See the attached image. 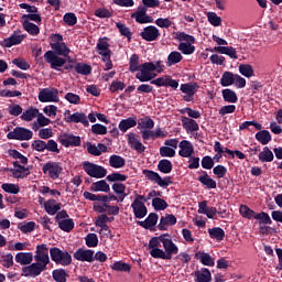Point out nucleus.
Here are the masks:
<instances>
[{
	"instance_id": "bb28decb",
	"label": "nucleus",
	"mask_w": 282,
	"mask_h": 282,
	"mask_svg": "<svg viewBox=\"0 0 282 282\" xmlns=\"http://www.w3.org/2000/svg\"><path fill=\"white\" fill-rule=\"evenodd\" d=\"M90 191L94 193H109L111 191V187L109 186V183L107 181L101 180L97 181L91 184Z\"/></svg>"
},
{
	"instance_id": "7ed1b4c3",
	"label": "nucleus",
	"mask_w": 282,
	"mask_h": 282,
	"mask_svg": "<svg viewBox=\"0 0 282 282\" xmlns=\"http://www.w3.org/2000/svg\"><path fill=\"white\" fill-rule=\"evenodd\" d=\"M34 261L35 263L23 269L26 276H39L41 272L47 270V265H50V248H47V245L42 243L36 246Z\"/></svg>"
},
{
	"instance_id": "bf43d9fd",
	"label": "nucleus",
	"mask_w": 282,
	"mask_h": 282,
	"mask_svg": "<svg viewBox=\"0 0 282 282\" xmlns=\"http://www.w3.org/2000/svg\"><path fill=\"white\" fill-rule=\"evenodd\" d=\"M53 279L56 282H66L67 281V272H65V270H63V269L54 270Z\"/></svg>"
},
{
	"instance_id": "ea45409f",
	"label": "nucleus",
	"mask_w": 282,
	"mask_h": 282,
	"mask_svg": "<svg viewBox=\"0 0 282 282\" xmlns=\"http://www.w3.org/2000/svg\"><path fill=\"white\" fill-rule=\"evenodd\" d=\"M238 69L245 78H252V76H254V68L250 64H240Z\"/></svg>"
},
{
	"instance_id": "5fc2aeb1",
	"label": "nucleus",
	"mask_w": 282,
	"mask_h": 282,
	"mask_svg": "<svg viewBox=\"0 0 282 282\" xmlns=\"http://www.w3.org/2000/svg\"><path fill=\"white\" fill-rule=\"evenodd\" d=\"M166 135H169V132L163 131L162 128H156L155 131H150L148 140H158V138H166Z\"/></svg>"
},
{
	"instance_id": "2f4dec72",
	"label": "nucleus",
	"mask_w": 282,
	"mask_h": 282,
	"mask_svg": "<svg viewBox=\"0 0 282 282\" xmlns=\"http://www.w3.org/2000/svg\"><path fill=\"white\" fill-rule=\"evenodd\" d=\"M39 116V108L31 107L22 112L20 116L21 120L24 122H32L34 118Z\"/></svg>"
},
{
	"instance_id": "a878e982",
	"label": "nucleus",
	"mask_w": 282,
	"mask_h": 282,
	"mask_svg": "<svg viewBox=\"0 0 282 282\" xmlns=\"http://www.w3.org/2000/svg\"><path fill=\"white\" fill-rule=\"evenodd\" d=\"M177 218L173 214H167L160 219L159 229L167 230L169 226H175Z\"/></svg>"
},
{
	"instance_id": "864d4df0",
	"label": "nucleus",
	"mask_w": 282,
	"mask_h": 282,
	"mask_svg": "<svg viewBox=\"0 0 282 282\" xmlns=\"http://www.w3.org/2000/svg\"><path fill=\"white\" fill-rule=\"evenodd\" d=\"M152 206L154 210H166V208H169V204L166 203V200L160 197H155L152 199Z\"/></svg>"
},
{
	"instance_id": "e2e57ef3",
	"label": "nucleus",
	"mask_w": 282,
	"mask_h": 282,
	"mask_svg": "<svg viewBox=\"0 0 282 282\" xmlns=\"http://www.w3.org/2000/svg\"><path fill=\"white\" fill-rule=\"evenodd\" d=\"M161 158H175V149L167 145L160 148Z\"/></svg>"
},
{
	"instance_id": "9b49d317",
	"label": "nucleus",
	"mask_w": 282,
	"mask_h": 282,
	"mask_svg": "<svg viewBox=\"0 0 282 282\" xmlns=\"http://www.w3.org/2000/svg\"><path fill=\"white\" fill-rule=\"evenodd\" d=\"M40 102H58V89L43 88L39 94Z\"/></svg>"
},
{
	"instance_id": "473e14b6",
	"label": "nucleus",
	"mask_w": 282,
	"mask_h": 282,
	"mask_svg": "<svg viewBox=\"0 0 282 282\" xmlns=\"http://www.w3.org/2000/svg\"><path fill=\"white\" fill-rule=\"evenodd\" d=\"M214 52H217L218 54H226L230 58L237 59V50L232 46H215Z\"/></svg>"
},
{
	"instance_id": "0e129e2a",
	"label": "nucleus",
	"mask_w": 282,
	"mask_h": 282,
	"mask_svg": "<svg viewBox=\"0 0 282 282\" xmlns=\"http://www.w3.org/2000/svg\"><path fill=\"white\" fill-rule=\"evenodd\" d=\"M13 65H17V67H19V69H23L24 72H26V69H30V64L28 63V61H25V58H14L12 61Z\"/></svg>"
},
{
	"instance_id": "13d9d810",
	"label": "nucleus",
	"mask_w": 282,
	"mask_h": 282,
	"mask_svg": "<svg viewBox=\"0 0 282 282\" xmlns=\"http://www.w3.org/2000/svg\"><path fill=\"white\" fill-rule=\"evenodd\" d=\"M240 215L242 217H246L247 219H254V216L257 213L254 210L250 209L247 205H241L240 206Z\"/></svg>"
},
{
	"instance_id": "338daca9",
	"label": "nucleus",
	"mask_w": 282,
	"mask_h": 282,
	"mask_svg": "<svg viewBox=\"0 0 282 282\" xmlns=\"http://www.w3.org/2000/svg\"><path fill=\"white\" fill-rule=\"evenodd\" d=\"M10 116H14L15 118L23 115V108L19 104H13L9 106Z\"/></svg>"
},
{
	"instance_id": "f03ea898",
	"label": "nucleus",
	"mask_w": 282,
	"mask_h": 282,
	"mask_svg": "<svg viewBox=\"0 0 282 282\" xmlns=\"http://www.w3.org/2000/svg\"><path fill=\"white\" fill-rule=\"evenodd\" d=\"M52 43L51 48L54 51H47L44 54V58L46 63H50L52 69H58V67H63L65 63H67V59L59 57V56H69V47H67V44L63 42V35L61 34H53L51 36Z\"/></svg>"
},
{
	"instance_id": "39448f33",
	"label": "nucleus",
	"mask_w": 282,
	"mask_h": 282,
	"mask_svg": "<svg viewBox=\"0 0 282 282\" xmlns=\"http://www.w3.org/2000/svg\"><path fill=\"white\" fill-rule=\"evenodd\" d=\"M174 39L181 42L184 41L178 44V51L182 52V54L191 55L195 52V46L193 45V43H195V36L188 35L185 32H176L174 33Z\"/></svg>"
},
{
	"instance_id": "9d476101",
	"label": "nucleus",
	"mask_w": 282,
	"mask_h": 282,
	"mask_svg": "<svg viewBox=\"0 0 282 282\" xmlns=\"http://www.w3.org/2000/svg\"><path fill=\"white\" fill-rule=\"evenodd\" d=\"M153 127H155V121L149 117H144L139 120L138 129L141 133L142 140H149V134L151 133Z\"/></svg>"
},
{
	"instance_id": "dca6fc26",
	"label": "nucleus",
	"mask_w": 282,
	"mask_h": 282,
	"mask_svg": "<svg viewBox=\"0 0 282 282\" xmlns=\"http://www.w3.org/2000/svg\"><path fill=\"white\" fill-rule=\"evenodd\" d=\"M128 144L137 151V153H144V151H147V147L140 141V137L133 132L128 134Z\"/></svg>"
},
{
	"instance_id": "7c9ffc66",
	"label": "nucleus",
	"mask_w": 282,
	"mask_h": 282,
	"mask_svg": "<svg viewBox=\"0 0 282 282\" xmlns=\"http://www.w3.org/2000/svg\"><path fill=\"white\" fill-rule=\"evenodd\" d=\"M195 258L203 263V265H208L209 268H213L215 265V259L210 257V253L198 251L195 254Z\"/></svg>"
},
{
	"instance_id": "09e8293b",
	"label": "nucleus",
	"mask_w": 282,
	"mask_h": 282,
	"mask_svg": "<svg viewBox=\"0 0 282 282\" xmlns=\"http://www.w3.org/2000/svg\"><path fill=\"white\" fill-rule=\"evenodd\" d=\"M139 224L142 226V228H153L155 224H158V214H150L144 221H140Z\"/></svg>"
},
{
	"instance_id": "680f3d73",
	"label": "nucleus",
	"mask_w": 282,
	"mask_h": 282,
	"mask_svg": "<svg viewBox=\"0 0 282 282\" xmlns=\"http://www.w3.org/2000/svg\"><path fill=\"white\" fill-rule=\"evenodd\" d=\"M106 180H108V182H115V183L116 182H127V175L116 172V173L108 175L106 177Z\"/></svg>"
},
{
	"instance_id": "58836bf2",
	"label": "nucleus",
	"mask_w": 282,
	"mask_h": 282,
	"mask_svg": "<svg viewBox=\"0 0 282 282\" xmlns=\"http://www.w3.org/2000/svg\"><path fill=\"white\" fill-rule=\"evenodd\" d=\"M210 239H216V241H224V237H226V231L220 227H214L208 230Z\"/></svg>"
},
{
	"instance_id": "1a4fd4ad",
	"label": "nucleus",
	"mask_w": 282,
	"mask_h": 282,
	"mask_svg": "<svg viewBox=\"0 0 282 282\" xmlns=\"http://www.w3.org/2000/svg\"><path fill=\"white\" fill-rule=\"evenodd\" d=\"M34 135V132L32 130L23 128V127H17L13 129V131L9 132L7 134L8 140H32Z\"/></svg>"
},
{
	"instance_id": "f257e3e1",
	"label": "nucleus",
	"mask_w": 282,
	"mask_h": 282,
	"mask_svg": "<svg viewBox=\"0 0 282 282\" xmlns=\"http://www.w3.org/2000/svg\"><path fill=\"white\" fill-rule=\"evenodd\" d=\"M149 250L153 259L163 260H171L173 259V254H177L180 252L177 245L173 243V239L167 235H161L152 238L149 241Z\"/></svg>"
},
{
	"instance_id": "2eb2a0df",
	"label": "nucleus",
	"mask_w": 282,
	"mask_h": 282,
	"mask_svg": "<svg viewBox=\"0 0 282 282\" xmlns=\"http://www.w3.org/2000/svg\"><path fill=\"white\" fill-rule=\"evenodd\" d=\"M25 41V35L21 34V31H14L10 37L2 41L3 47H12L14 45H21Z\"/></svg>"
},
{
	"instance_id": "c85d7f7f",
	"label": "nucleus",
	"mask_w": 282,
	"mask_h": 282,
	"mask_svg": "<svg viewBox=\"0 0 282 282\" xmlns=\"http://www.w3.org/2000/svg\"><path fill=\"white\" fill-rule=\"evenodd\" d=\"M87 151L90 155L99 156V155H102V153H107V145H105L102 143H99L97 145L88 143Z\"/></svg>"
},
{
	"instance_id": "393cba45",
	"label": "nucleus",
	"mask_w": 282,
	"mask_h": 282,
	"mask_svg": "<svg viewBox=\"0 0 282 282\" xmlns=\"http://www.w3.org/2000/svg\"><path fill=\"white\" fill-rule=\"evenodd\" d=\"M183 129L187 131V133H195V131H199V124L194 119L188 117H182L181 119Z\"/></svg>"
},
{
	"instance_id": "37998d69",
	"label": "nucleus",
	"mask_w": 282,
	"mask_h": 282,
	"mask_svg": "<svg viewBox=\"0 0 282 282\" xmlns=\"http://www.w3.org/2000/svg\"><path fill=\"white\" fill-rule=\"evenodd\" d=\"M195 278L197 282H210V271L208 269H202L199 271H196Z\"/></svg>"
},
{
	"instance_id": "49530a36",
	"label": "nucleus",
	"mask_w": 282,
	"mask_h": 282,
	"mask_svg": "<svg viewBox=\"0 0 282 282\" xmlns=\"http://www.w3.org/2000/svg\"><path fill=\"white\" fill-rule=\"evenodd\" d=\"M115 272H131V265L127 262L117 261L110 265Z\"/></svg>"
},
{
	"instance_id": "423d86ee",
	"label": "nucleus",
	"mask_w": 282,
	"mask_h": 282,
	"mask_svg": "<svg viewBox=\"0 0 282 282\" xmlns=\"http://www.w3.org/2000/svg\"><path fill=\"white\" fill-rule=\"evenodd\" d=\"M83 170L89 177H95L96 180H102V177H107V169L96 164L91 163L89 161H84L82 163Z\"/></svg>"
},
{
	"instance_id": "5701e85b",
	"label": "nucleus",
	"mask_w": 282,
	"mask_h": 282,
	"mask_svg": "<svg viewBox=\"0 0 282 282\" xmlns=\"http://www.w3.org/2000/svg\"><path fill=\"white\" fill-rule=\"evenodd\" d=\"M180 151L178 154L181 158H191L195 153V149L193 148V143L187 140H183L178 144Z\"/></svg>"
},
{
	"instance_id": "c756f323",
	"label": "nucleus",
	"mask_w": 282,
	"mask_h": 282,
	"mask_svg": "<svg viewBox=\"0 0 282 282\" xmlns=\"http://www.w3.org/2000/svg\"><path fill=\"white\" fill-rule=\"evenodd\" d=\"M67 122H75L76 124L80 122L82 124H84V127H87L89 124V120H87V115L83 112H75L68 116Z\"/></svg>"
},
{
	"instance_id": "aec40b11",
	"label": "nucleus",
	"mask_w": 282,
	"mask_h": 282,
	"mask_svg": "<svg viewBox=\"0 0 282 282\" xmlns=\"http://www.w3.org/2000/svg\"><path fill=\"white\" fill-rule=\"evenodd\" d=\"M12 176L15 180H23L30 175V167H25L19 164V161L13 162V169H11Z\"/></svg>"
},
{
	"instance_id": "f3484780",
	"label": "nucleus",
	"mask_w": 282,
	"mask_h": 282,
	"mask_svg": "<svg viewBox=\"0 0 282 282\" xmlns=\"http://www.w3.org/2000/svg\"><path fill=\"white\" fill-rule=\"evenodd\" d=\"M112 191L118 196L119 202H124V198L131 195V189L127 188V185L120 182L112 184Z\"/></svg>"
},
{
	"instance_id": "de8ad7c7",
	"label": "nucleus",
	"mask_w": 282,
	"mask_h": 282,
	"mask_svg": "<svg viewBox=\"0 0 282 282\" xmlns=\"http://www.w3.org/2000/svg\"><path fill=\"white\" fill-rule=\"evenodd\" d=\"M58 228L64 232H72L74 230V219L67 218L63 220H58Z\"/></svg>"
},
{
	"instance_id": "a211bd4d",
	"label": "nucleus",
	"mask_w": 282,
	"mask_h": 282,
	"mask_svg": "<svg viewBox=\"0 0 282 282\" xmlns=\"http://www.w3.org/2000/svg\"><path fill=\"white\" fill-rule=\"evenodd\" d=\"M141 37L148 42L158 41L160 39V29L153 25L147 26L141 32Z\"/></svg>"
},
{
	"instance_id": "69168bd1",
	"label": "nucleus",
	"mask_w": 282,
	"mask_h": 282,
	"mask_svg": "<svg viewBox=\"0 0 282 282\" xmlns=\"http://www.w3.org/2000/svg\"><path fill=\"white\" fill-rule=\"evenodd\" d=\"M86 246L88 248H96V246H98V236L96 234H88L86 237Z\"/></svg>"
},
{
	"instance_id": "cd10ccee",
	"label": "nucleus",
	"mask_w": 282,
	"mask_h": 282,
	"mask_svg": "<svg viewBox=\"0 0 282 282\" xmlns=\"http://www.w3.org/2000/svg\"><path fill=\"white\" fill-rule=\"evenodd\" d=\"M33 260L34 254H32V252H19L15 254V261L20 263V265H30Z\"/></svg>"
},
{
	"instance_id": "b1692460",
	"label": "nucleus",
	"mask_w": 282,
	"mask_h": 282,
	"mask_svg": "<svg viewBox=\"0 0 282 282\" xmlns=\"http://www.w3.org/2000/svg\"><path fill=\"white\" fill-rule=\"evenodd\" d=\"M131 208L134 213V216L138 219H143V217H147V206L144 205V203L134 199L133 203L131 204Z\"/></svg>"
},
{
	"instance_id": "8fccbe9b",
	"label": "nucleus",
	"mask_w": 282,
	"mask_h": 282,
	"mask_svg": "<svg viewBox=\"0 0 282 282\" xmlns=\"http://www.w3.org/2000/svg\"><path fill=\"white\" fill-rule=\"evenodd\" d=\"M258 158L261 162H272L274 160V153L271 152L270 148L264 147Z\"/></svg>"
},
{
	"instance_id": "79ce46f5",
	"label": "nucleus",
	"mask_w": 282,
	"mask_h": 282,
	"mask_svg": "<svg viewBox=\"0 0 282 282\" xmlns=\"http://www.w3.org/2000/svg\"><path fill=\"white\" fill-rule=\"evenodd\" d=\"M223 98L225 102L235 104L239 98L237 97V93L230 88L223 89Z\"/></svg>"
},
{
	"instance_id": "6e6d98bb",
	"label": "nucleus",
	"mask_w": 282,
	"mask_h": 282,
	"mask_svg": "<svg viewBox=\"0 0 282 282\" xmlns=\"http://www.w3.org/2000/svg\"><path fill=\"white\" fill-rule=\"evenodd\" d=\"M207 19L210 25H214V28H219V25H221V17L217 15L215 12H208Z\"/></svg>"
},
{
	"instance_id": "c03bdc74",
	"label": "nucleus",
	"mask_w": 282,
	"mask_h": 282,
	"mask_svg": "<svg viewBox=\"0 0 282 282\" xmlns=\"http://www.w3.org/2000/svg\"><path fill=\"white\" fill-rule=\"evenodd\" d=\"M256 140L260 142V144H268L270 140H272V135L270 134V131L268 130H261L256 134Z\"/></svg>"
},
{
	"instance_id": "052dcab7",
	"label": "nucleus",
	"mask_w": 282,
	"mask_h": 282,
	"mask_svg": "<svg viewBox=\"0 0 282 282\" xmlns=\"http://www.w3.org/2000/svg\"><path fill=\"white\" fill-rule=\"evenodd\" d=\"M1 188L2 191H4V193H11L12 195H18L20 191L19 185L9 184V183L2 184Z\"/></svg>"
},
{
	"instance_id": "6ab92c4d",
	"label": "nucleus",
	"mask_w": 282,
	"mask_h": 282,
	"mask_svg": "<svg viewBox=\"0 0 282 282\" xmlns=\"http://www.w3.org/2000/svg\"><path fill=\"white\" fill-rule=\"evenodd\" d=\"M58 140L62 147H80V137L74 134L64 133Z\"/></svg>"
},
{
	"instance_id": "a19ab883",
	"label": "nucleus",
	"mask_w": 282,
	"mask_h": 282,
	"mask_svg": "<svg viewBox=\"0 0 282 282\" xmlns=\"http://www.w3.org/2000/svg\"><path fill=\"white\" fill-rule=\"evenodd\" d=\"M198 182H200V184L207 188H217V182H215V180H213L206 172L204 175L198 177Z\"/></svg>"
},
{
	"instance_id": "ddd939ff",
	"label": "nucleus",
	"mask_w": 282,
	"mask_h": 282,
	"mask_svg": "<svg viewBox=\"0 0 282 282\" xmlns=\"http://www.w3.org/2000/svg\"><path fill=\"white\" fill-rule=\"evenodd\" d=\"M131 19H134L137 23H153V18L147 14V7H138L137 11L131 13Z\"/></svg>"
},
{
	"instance_id": "72a5a7b5",
	"label": "nucleus",
	"mask_w": 282,
	"mask_h": 282,
	"mask_svg": "<svg viewBox=\"0 0 282 282\" xmlns=\"http://www.w3.org/2000/svg\"><path fill=\"white\" fill-rule=\"evenodd\" d=\"M36 122L33 124V131H39L40 127H47L50 124H52V120L47 117H45V115H43V112H37V117H36Z\"/></svg>"
},
{
	"instance_id": "e433bc0d",
	"label": "nucleus",
	"mask_w": 282,
	"mask_h": 282,
	"mask_svg": "<svg viewBox=\"0 0 282 282\" xmlns=\"http://www.w3.org/2000/svg\"><path fill=\"white\" fill-rule=\"evenodd\" d=\"M124 164H127V161L120 155L113 154L109 158V165L112 169H123Z\"/></svg>"
},
{
	"instance_id": "c9c22d12",
	"label": "nucleus",
	"mask_w": 282,
	"mask_h": 282,
	"mask_svg": "<svg viewBox=\"0 0 282 282\" xmlns=\"http://www.w3.org/2000/svg\"><path fill=\"white\" fill-rule=\"evenodd\" d=\"M44 208L48 215H56L61 210V203H56L54 199H50L44 203Z\"/></svg>"
},
{
	"instance_id": "603ef678",
	"label": "nucleus",
	"mask_w": 282,
	"mask_h": 282,
	"mask_svg": "<svg viewBox=\"0 0 282 282\" xmlns=\"http://www.w3.org/2000/svg\"><path fill=\"white\" fill-rule=\"evenodd\" d=\"M159 171H161V173H165L169 174L173 171V163H171V161L163 159L159 162Z\"/></svg>"
},
{
	"instance_id": "3c124183",
	"label": "nucleus",
	"mask_w": 282,
	"mask_h": 282,
	"mask_svg": "<svg viewBox=\"0 0 282 282\" xmlns=\"http://www.w3.org/2000/svg\"><path fill=\"white\" fill-rule=\"evenodd\" d=\"M182 58V53L177 51L170 53L167 56V67H171V65H177V63H181Z\"/></svg>"
},
{
	"instance_id": "0eeeda50",
	"label": "nucleus",
	"mask_w": 282,
	"mask_h": 282,
	"mask_svg": "<svg viewBox=\"0 0 282 282\" xmlns=\"http://www.w3.org/2000/svg\"><path fill=\"white\" fill-rule=\"evenodd\" d=\"M50 256L52 261H54V263H57L59 265H69L72 263V254L56 247L50 249Z\"/></svg>"
},
{
	"instance_id": "f704fd0d",
	"label": "nucleus",
	"mask_w": 282,
	"mask_h": 282,
	"mask_svg": "<svg viewBox=\"0 0 282 282\" xmlns=\"http://www.w3.org/2000/svg\"><path fill=\"white\" fill-rule=\"evenodd\" d=\"M138 124V121L133 118L122 119L119 122V130L122 131V133H127L129 129H133Z\"/></svg>"
},
{
	"instance_id": "4468645a",
	"label": "nucleus",
	"mask_w": 282,
	"mask_h": 282,
	"mask_svg": "<svg viewBox=\"0 0 282 282\" xmlns=\"http://www.w3.org/2000/svg\"><path fill=\"white\" fill-rule=\"evenodd\" d=\"M197 89H199V86L197 84H193V83H187V84H182L181 85V91L184 95V100L186 102H191V100H193V96H195V94H197Z\"/></svg>"
},
{
	"instance_id": "20e7f679",
	"label": "nucleus",
	"mask_w": 282,
	"mask_h": 282,
	"mask_svg": "<svg viewBox=\"0 0 282 282\" xmlns=\"http://www.w3.org/2000/svg\"><path fill=\"white\" fill-rule=\"evenodd\" d=\"M162 61H156L155 64L153 62H147L140 65V69L135 75V78L140 80V83H149V80H153L158 74H155V69L162 68Z\"/></svg>"
},
{
	"instance_id": "a18cd8bd",
	"label": "nucleus",
	"mask_w": 282,
	"mask_h": 282,
	"mask_svg": "<svg viewBox=\"0 0 282 282\" xmlns=\"http://www.w3.org/2000/svg\"><path fill=\"white\" fill-rule=\"evenodd\" d=\"M220 85L223 87H230V85H235V74L231 72H225L221 76Z\"/></svg>"
},
{
	"instance_id": "6e6552de",
	"label": "nucleus",
	"mask_w": 282,
	"mask_h": 282,
	"mask_svg": "<svg viewBox=\"0 0 282 282\" xmlns=\"http://www.w3.org/2000/svg\"><path fill=\"white\" fill-rule=\"evenodd\" d=\"M44 175H48L51 180H58L63 173V165L58 162L50 161L42 167Z\"/></svg>"
},
{
	"instance_id": "4c0bfd02",
	"label": "nucleus",
	"mask_w": 282,
	"mask_h": 282,
	"mask_svg": "<svg viewBox=\"0 0 282 282\" xmlns=\"http://www.w3.org/2000/svg\"><path fill=\"white\" fill-rule=\"evenodd\" d=\"M23 29L25 30V32L31 34V36H39L41 32V29L39 28V25L30 22L29 20H25L23 22Z\"/></svg>"
},
{
	"instance_id": "412c9836",
	"label": "nucleus",
	"mask_w": 282,
	"mask_h": 282,
	"mask_svg": "<svg viewBox=\"0 0 282 282\" xmlns=\"http://www.w3.org/2000/svg\"><path fill=\"white\" fill-rule=\"evenodd\" d=\"M74 259H76V261H86L87 263H94V250L78 249L74 253Z\"/></svg>"
},
{
	"instance_id": "774afa93",
	"label": "nucleus",
	"mask_w": 282,
	"mask_h": 282,
	"mask_svg": "<svg viewBox=\"0 0 282 282\" xmlns=\"http://www.w3.org/2000/svg\"><path fill=\"white\" fill-rule=\"evenodd\" d=\"M253 219H258V221H260V224H272V219L270 218V215H268V213L262 212L259 214H256Z\"/></svg>"
},
{
	"instance_id": "4d7b16f0",
	"label": "nucleus",
	"mask_w": 282,
	"mask_h": 282,
	"mask_svg": "<svg viewBox=\"0 0 282 282\" xmlns=\"http://www.w3.org/2000/svg\"><path fill=\"white\" fill-rule=\"evenodd\" d=\"M140 57L137 54L131 55L130 57V72H140Z\"/></svg>"
},
{
	"instance_id": "f8f14e48",
	"label": "nucleus",
	"mask_w": 282,
	"mask_h": 282,
	"mask_svg": "<svg viewBox=\"0 0 282 282\" xmlns=\"http://www.w3.org/2000/svg\"><path fill=\"white\" fill-rule=\"evenodd\" d=\"M143 175H145L147 180H150V182H154L158 184V186H161L162 188H166L169 184H171V177L162 178L160 177V174L158 172H153L151 170L143 171Z\"/></svg>"
},
{
	"instance_id": "4be33fe9",
	"label": "nucleus",
	"mask_w": 282,
	"mask_h": 282,
	"mask_svg": "<svg viewBox=\"0 0 282 282\" xmlns=\"http://www.w3.org/2000/svg\"><path fill=\"white\" fill-rule=\"evenodd\" d=\"M97 51L101 57L109 58V56H111V50L109 48V42L107 41V37H101L98 40Z\"/></svg>"
}]
</instances>
